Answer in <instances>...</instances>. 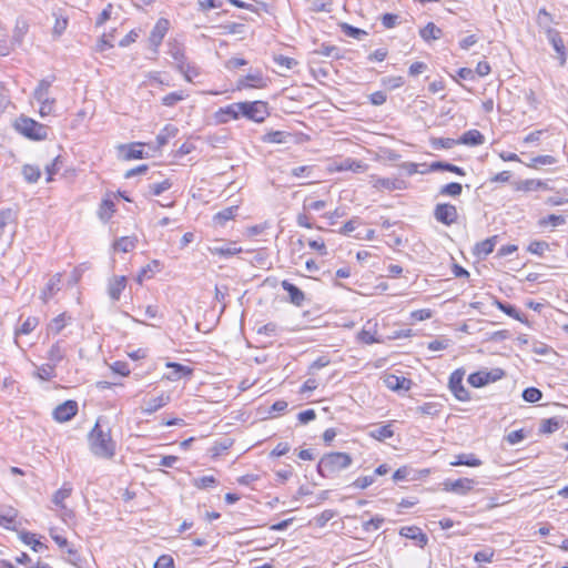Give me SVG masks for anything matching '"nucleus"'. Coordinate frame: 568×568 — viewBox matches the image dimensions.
<instances>
[{"instance_id": "1", "label": "nucleus", "mask_w": 568, "mask_h": 568, "mask_svg": "<svg viewBox=\"0 0 568 568\" xmlns=\"http://www.w3.org/2000/svg\"><path fill=\"white\" fill-rule=\"evenodd\" d=\"M89 445L92 454L102 459H112L115 456L116 446L111 432H104L97 423L89 434Z\"/></svg>"}, {"instance_id": "38", "label": "nucleus", "mask_w": 568, "mask_h": 568, "mask_svg": "<svg viewBox=\"0 0 568 568\" xmlns=\"http://www.w3.org/2000/svg\"><path fill=\"white\" fill-rule=\"evenodd\" d=\"M550 43L552 44V48L558 54L560 65H565L567 60L566 47L562 38L559 36L558 32H554V34L550 37Z\"/></svg>"}, {"instance_id": "13", "label": "nucleus", "mask_w": 568, "mask_h": 568, "mask_svg": "<svg viewBox=\"0 0 568 568\" xmlns=\"http://www.w3.org/2000/svg\"><path fill=\"white\" fill-rule=\"evenodd\" d=\"M170 28H171V22L169 19L159 18L150 32V36H149L150 44L152 47H154L155 49H158L162 44Z\"/></svg>"}, {"instance_id": "27", "label": "nucleus", "mask_w": 568, "mask_h": 568, "mask_svg": "<svg viewBox=\"0 0 568 568\" xmlns=\"http://www.w3.org/2000/svg\"><path fill=\"white\" fill-rule=\"evenodd\" d=\"M395 434L394 430V422L390 420L384 425L378 426L377 428L371 430L368 436L377 442H384L388 438H392Z\"/></svg>"}, {"instance_id": "60", "label": "nucleus", "mask_w": 568, "mask_h": 568, "mask_svg": "<svg viewBox=\"0 0 568 568\" xmlns=\"http://www.w3.org/2000/svg\"><path fill=\"white\" fill-rule=\"evenodd\" d=\"M382 84L389 90H396L405 84V79L402 75L387 77L382 80Z\"/></svg>"}, {"instance_id": "55", "label": "nucleus", "mask_w": 568, "mask_h": 568, "mask_svg": "<svg viewBox=\"0 0 568 568\" xmlns=\"http://www.w3.org/2000/svg\"><path fill=\"white\" fill-rule=\"evenodd\" d=\"M61 164V156H55L50 164L45 166V181L48 183L52 182L54 180V175L59 172Z\"/></svg>"}, {"instance_id": "10", "label": "nucleus", "mask_w": 568, "mask_h": 568, "mask_svg": "<svg viewBox=\"0 0 568 568\" xmlns=\"http://www.w3.org/2000/svg\"><path fill=\"white\" fill-rule=\"evenodd\" d=\"M145 143L143 142H131L125 144H120L118 146V153L121 160L123 161H133V160H142L148 158L145 152Z\"/></svg>"}, {"instance_id": "43", "label": "nucleus", "mask_w": 568, "mask_h": 568, "mask_svg": "<svg viewBox=\"0 0 568 568\" xmlns=\"http://www.w3.org/2000/svg\"><path fill=\"white\" fill-rule=\"evenodd\" d=\"M178 70L183 74L187 82H192L194 78L200 75L199 68L185 61L178 64Z\"/></svg>"}, {"instance_id": "45", "label": "nucleus", "mask_w": 568, "mask_h": 568, "mask_svg": "<svg viewBox=\"0 0 568 568\" xmlns=\"http://www.w3.org/2000/svg\"><path fill=\"white\" fill-rule=\"evenodd\" d=\"M69 24V18L68 16L63 14L62 12H54V24L52 28V32L55 37H60L63 34V32L67 30Z\"/></svg>"}, {"instance_id": "11", "label": "nucleus", "mask_w": 568, "mask_h": 568, "mask_svg": "<svg viewBox=\"0 0 568 568\" xmlns=\"http://www.w3.org/2000/svg\"><path fill=\"white\" fill-rule=\"evenodd\" d=\"M214 121L217 124H225L231 121H236L242 116L241 102H234L217 109L214 112Z\"/></svg>"}, {"instance_id": "42", "label": "nucleus", "mask_w": 568, "mask_h": 568, "mask_svg": "<svg viewBox=\"0 0 568 568\" xmlns=\"http://www.w3.org/2000/svg\"><path fill=\"white\" fill-rule=\"evenodd\" d=\"M21 173L28 183H37L41 178V170L36 164H24Z\"/></svg>"}, {"instance_id": "63", "label": "nucleus", "mask_w": 568, "mask_h": 568, "mask_svg": "<svg viewBox=\"0 0 568 568\" xmlns=\"http://www.w3.org/2000/svg\"><path fill=\"white\" fill-rule=\"evenodd\" d=\"M559 428V420L556 417L544 419L540 424V433L551 434Z\"/></svg>"}, {"instance_id": "50", "label": "nucleus", "mask_w": 568, "mask_h": 568, "mask_svg": "<svg viewBox=\"0 0 568 568\" xmlns=\"http://www.w3.org/2000/svg\"><path fill=\"white\" fill-rule=\"evenodd\" d=\"M434 316V311L430 308H419L409 313V323L416 324L418 322H424Z\"/></svg>"}, {"instance_id": "26", "label": "nucleus", "mask_w": 568, "mask_h": 568, "mask_svg": "<svg viewBox=\"0 0 568 568\" xmlns=\"http://www.w3.org/2000/svg\"><path fill=\"white\" fill-rule=\"evenodd\" d=\"M239 205L225 207L213 215V223L216 226H224L229 221H233L239 213Z\"/></svg>"}, {"instance_id": "2", "label": "nucleus", "mask_w": 568, "mask_h": 568, "mask_svg": "<svg viewBox=\"0 0 568 568\" xmlns=\"http://www.w3.org/2000/svg\"><path fill=\"white\" fill-rule=\"evenodd\" d=\"M353 463V458L348 453L329 452L324 454L317 464V473L325 478H333L342 470L348 468Z\"/></svg>"}, {"instance_id": "48", "label": "nucleus", "mask_w": 568, "mask_h": 568, "mask_svg": "<svg viewBox=\"0 0 568 568\" xmlns=\"http://www.w3.org/2000/svg\"><path fill=\"white\" fill-rule=\"evenodd\" d=\"M36 377L41 381H51L55 377V365L54 364H42L34 373Z\"/></svg>"}, {"instance_id": "32", "label": "nucleus", "mask_w": 568, "mask_h": 568, "mask_svg": "<svg viewBox=\"0 0 568 568\" xmlns=\"http://www.w3.org/2000/svg\"><path fill=\"white\" fill-rule=\"evenodd\" d=\"M420 38L426 41L437 40L443 36V31L434 22H428L419 30Z\"/></svg>"}, {"instance_id": "9", "label": "nucleus", "mask_w": 568, "mask_h": 568, "mask_svg": "<svg viewBox=\"0 0 568 568\" xmlns=\"http://www.w3.org/2000/svg\"><path fill=\"white\" fill-rule=\"evenodd\" d=\"M477 481L474 478L460 477L455 480H445L443 483V490L445 493L466 496L475 489Z\"/></svg>"}, {"instance_id": "30", "label": "nucleus", "mask_w": 568, "mask_h": 568, "mask_svg": "<svg viewBox=\"0 0 568 568\" xmlns=\"http://www.w3.org/2000/svg\"><path fill=\"white\" fill-rule=\"evenodd\" d=\"M292 136L290 132L286 131H267L263 136L262 141L267 144H284Z\"/></svg>"}, {"instance_id": "56", "label": "nucleus", "mask_w": 568, "mask_h": 568, "mask_svg": "<svg viewBox=\"0 0 568 568\" xmlns=\"http://www.w3.org/2000/svg\"><path fill=\"white\" fill-rule=\"evenodd\" d=\"M48 358L55 365L64 358V351L59 342L54 343L48 352Z\"/></svg>"}, {"instance_id": "16", "label": "nucleus", "mask_w": 568, "mask_h": 568, "mask_svg": "<svg viewBox=\"0 0 568 568\" xmlns=\"http://www.w3.org/2000/svg\"><path fill=\"white\" fill-rule=\"evenodd\" d=\"M367 170V164L359 160L346 159L339 163H333L327 168L329 173H338L344 171L364 172Z\"/></svg>"}, {"instance_id": "37", "label": "nucleus", "mask_w": 568, "mask_h": 568, "mask_svg": "<svg viewBox=\"0 0 568 568\" xmlns=\"http://www.w3.org/2000/svg\"><path fill=\"white\" fill-rule=\"evenodd\" d=\"M19 539L27 546L31 547L33 551H39L47 548L37 537L36 534L30 531H21Z\"/></svg>"}, {"instance_id": "4", "label": "nucleus", "mask_w": 568, "mask_h": 568, "mask_svg": "<svg viewBox=\"0 0 568 568\" xmlns=\"http://www.w3.org/2000/svg\"><path fill=\"white\" fill-rule=\"evenodd\" d=\"M241 113L255 123H263L271 114L268 103L262 100L241 102Z\"/></svg>"}, {"instance_id": "49", "label": "nucleus", "mask_w": 568, "mask_h": 568, "mask_svg": "<svg viewBox=\"0 0 568 568\" xmlns=\"http://www.w3.org/2000/svg\"><path fill=\"white\" fill-rule=\"evenodd\" d=\"M29 31V23L26 19H18L13 28V39L17 43H21L24 36Z\"/></svg>"}, {"instance_id": "62", "label": "nucleus", "mask_w": 568, "mask_h": 568, "mask_svg": "<svg viewBox=\"0 0 568 568\" xmlns=\"http://www.w3.org/2000/svg\"><path fill=\"white\" fill-rule=\"evenodd\" d=\"M110 369L122 377H128L131 374V369L126 362L115 361L110 365Z\"/></svg>"}, {"instance_id": "52", "label": "nucleus", "mask_w": 568, "mask_h": 568, "mask_svg": "<svg viewBox=\"0 0 568 568\" xmlns=\"http://www.w3.org/2000/svg\"><path fill=\"white\" fill-rule=\"evenodd\" d=\"M37 100L40 102L39 114L41 118H45L53 113L55 99L42 98Z\"/></svg>"}, {"instance_id": "64", "label": "nucleus", "mask_w": 568, "mask_h": 568, "mask_svg": "<svg viewBox=\"0 0 568 568\" xmlns=\"http://www.w3.org/2000/svg\"><path fill=\"white\" fill-rule=\"evenodd\" d=\"M153 568H175L174 559L171 555H161L155 560Z\"/></svg>"}, {"instance_id": "23", "label": "nucleus", "mask_w": 568, "mask_h": 568, "mask_svg": "<svg viewBox=\"0 0 568 568\" xmlns=\"http://www.w3.org/2000/svg\"><path fill=\"white\" fill-rule=\"evenodd\" d=\"M163 268V263L159 260L150 261L145 266H143L138 275L136 282L141 285L144 281L153 278Z\"/></svg>"}, {"instance_id": "59", "label": "nucleus", "mask_w": 568, "mask_h": 568, "mask_svg": "<svg viewBox=\"0 0 568 568\" xmlns=\"http://www.w3.org/2000/svg\"><path fill=\"white\" fill-rule=\"evenodd\" d=\"M70 320V316L67 313H61L55 316L51 322V329L54 334H59L67 325V322Z\"/></svg>"}, {"instance_id": "36", "label": "nucleus", "mask_w": 568, "mask_h": 568, "mask_svg": "<svg viewBox=\"0 0 568 568\" xmlns=\"http://www.w3.org/2000/svg\"><path fill=\"white\" fill-rule=\"evenodd\" d=\"M192 485L199 490L212 489L219 485V479L213 475H204L193 479Z\"/></svg>"}, {"instance_id": "33", "label": "nucleus", "mask_w": 568, "mask_h": 568, "mask_svg": "<svg viewBox=\"0 0 568 568\" xmlns=\"http://www.w3.org/2000/svg\"><path fill=\"white\" fill-rule=\"evenodd\" d=\"M61 283V274L53 275L41 292L43 302H48L58 291Z\"/></svg>"}, {"instance_id": "39", "label": "nucleus", "mask_w": 568, "mask_h": 568, "mask_svg": "<svg viewBox=\"0 0 568 568\" xmlns=\"http://www.w3.org/2000/svg\"><path fill=\"white\" fill-rule=\"evenodd\" d=\"M55 77L51 75L49 78L42 79L39 81L37 88L33 91V97L36 99L49 98V91L54 82Z\"/></svg>"}, {"instance_id": "17", "label": "nucleus", "mask_w": 568, "mask_h": 568, "mask_svg": "<svg viewBox=\"0 0 568 568\" xmlns=\"http://www.w3.org/2000/svg\"><path fill=\"white\" fill-rule=\"evenodd\" d=\"M383 382H384V385L389 390H393V392L409 390L413 385L412 379L404 377V376L396 375V374H392V373L385 374V376L383 377Z\"/></svg>"}, {"instance_id": "53", "label": "nucleus", "mask_w": 568, "mask_h": 568, "mask_svg": "<svg viewBox=\"0 0 568 568\" xmlns=\"http://www.w3.org/2000/svg\"><path fill=\"white\" fill-rule=\"evenodd\" d=\"M339 28L345 36L354 39H361L362 37H365L367 34L365 30L353 27L346 22H342L339 24Z\"/></svg>"}, {"instance_id": "7", "label": "nucleus", "mask_w": 568, "mask_h": 568, "mask_svg": "<svg viewBox=\"0 0 568 568\" xmlns=\"http://www.w3.org/2000/svg\"><path fill=\"white\" fill-rule=\"evenodd\" d=\"M505 376L501 368H494L491 371H478L468 376V383L475 388L484 387L488 384L495 383Z\"/></svg>"}, {"instance_id": "61", "label": "nucleus", "mask_w": 568, "mask_h": 568, "mask_svg": "<svg viewBox=\"0 0 568 568\" xmlns=\"http://www.w3.org/2000/svg\"><path fill=\"white\" fill-rule=\"evenodd\" d=\"M565 222H566V220L562 215L549 214L548 216H545L539 221V225L540 226L550 225L552 227H557L559 225L565 224Z\"/></svg>"}, {"instance_id": "8", "label": "nucleus", "mask_w": 568, "mask_h": 568, "mask_svg": "<svg viewBox=\"0 0 568 568\" xmlns=\"http://www.w3.org/2000/svg\"><path fill=\"white\" fill-rule=\"evenodd\" d=\"M435 220L446 226L456 224L459 219V212L456 205L450 203H438L434 207Z\"/></svg>"}, {"instance_id": "57", "label": "nucleus", "mask_w": 568, "mask_h": 568, "mask_svg": "<svg viewBox=\"0 0 568 568\" xmlns=\"http://www.w3.org/2000/svg\"><path fill=\"white\" fill-rule=\"evenodd\" d=\"M172 186V181L170 179H165L159 183H153L149 186V193L153 196H158L161 193L168 191Z\"/></svg>"}, {"instance_id": "22", "label": "nucleus", "mask_w": 568, "mask_h": 568, "mask_svg": "<svg viewBox=\"0 0 568 568\" xmlns=\"http://www.w3.org/2000/svg\"><path fill=\"white\" fill-rule=\"evenodd\" d=\"M19 511L12 506L0 508V527L14 530L17 528Z\"/></svg>"}, {"instance_id": "12", "label": "nucleus", "mask_w": 568, "mask_h": 568, "mask_svg": "<svg viewBox=\"0 0 568 568\" xmlns=\"http://www.w3.org/2000/svg\"><path fill=\"white\" fill-rule=\"evenodd\" d=\"M79 410L78 403L73 399H68L58 405L53 412L52 417L58 423H67L71 420Z\"/></svg>"}, {"instance_id": "54", "label": "nucleus", "mask_w": 568, "mask_h": 568, "mask_svg": "<svg viewBox=\"0 0 568 568\" xmlns=\"http://www.w3.org/2000/svg\"><path fill=\"white\" fill-rule=\"evenodd\" d=\"M549 250V244L545 241H531L527 251L534 255L542 256Z\"/></svg>"}, {"instance_id": "18", "label": "nucleus", "mask_w": 568, "mask_h": 568, "mask_svg": "<svg viewBox=\"0 0 568 568\" xmlns=\"http://www.w3.org/2000/svg\"><path fill=\"white\" fill-rule=\"evenodd\" d=\"M171 402V395L168 392H160L144 402L143 413L151 415L165 407Z\"/></svg>"}, {"instance_id": "46", "label": "nucleus", "mask_w": 568, "mask_h": 568, "mask_svg": "<svg viewBox=\"0 0 568 568\" xmlns=\"http://www.w3.org/2000/svg\"><path fill=\"white\" fill-rule=\"evenodd\" d=\"M72 487L69 484H64L53 495V503L61 509L65 508L64 500L71 496Z\"/></svg>"}, {"instance_id": "47", "label": "nucleus", "mask_w": 568, "mask_h": 568, "mask_svg": "<svg viewBox=\"0 0 568 568\" xmlns=\"http://www.w3.org/2000/svg\"><path fill=\"white\" fill-rule=\"evenodd\" d=\"M556 162H557V160L552 155H538V156L530 159V161L526 163V166L529 169L537 170L540 166L552 165Z\"/></svg>"}, {"instance_id": "5", "label": "nucleus", "mask_w": 568, "mask_h": 568, "mask_svg": "<svg viewBox=\"0 0 568 568\" xmlns=\"http://www.w3.org/2000/svg\"><path fill=\"white\" fill-rule=\"evenodd\" d=\"M464 368L453 371L448 378V388L457 400L469 402L471 396L469 390L464 386Z\"/></svg>"}, {"instance_id": "6", "label": "nucleus", "mask_w": 568, "mask_h": 568, "mask_svg": "<svg viewBox=\"0 0 568 568\" xmlns=\"http://www.w3.org/2000/svg\"><path fill=\"white\" fill-rule=\"evenodd\" d=\"M270 83V79L264 75L261 70H256L254 72L247 73L244 77H241L236 81V90H263L266 89Z\"/></svg>"}, {"instance_id": "58", "label": "nucleus", "mask_w": 568, "mask_h": 568, "mask_svg": "<svg viewBox=\"0 0 568 568\" xmlns=\"http://www.w3.org/2000/svg\"><path fill=\"white\" fill-rule=\"evenodd\" d=\"M462 191H463V186L460 183L458 182H452V183H448L446 185H444L439 193L442 195H447V196H459L462 194Z\"/></svg>"}, {"instance_id": "20", "label": "nucleus", "mask_w": 568, "mask_h": 568, "mask_svg": "<svg viewBox=\"0 0 568 568\" xmlns=\"http://www.w3.org/2000/svg\"><path fill=\"white\" fill-rule=\"evenodd\" d=\"M281 286L284 291L288 294V302L293 304L294 306L301 307L305 302V293L294 285L293 283L288 282L287 280H283L281 282Z\"/></svg>"}, {"instance_id": "51", "label": "nucleus", "mask_w": 568, "mask_h": 568, "mask_svg": "<svg viewBox=\"0 0 568 568\" xmlns=\"http://www.w3.org/2000/svg\"><path fill=\"white\" fill-rule=\"evenodd\" d=\"M39 325L38 317L29 316L26 318V321L21 324V326L16 331V336L19 335H29L32 333L36 327Z\"/></svg>"}, {"instance_id": "21", "label": "nucleus", "mask_w": 568, "mask_h": 568, "mask_svg": "<svg viewBox=\"0 0 568 568\" xmlns=\"http://www.w3.org/2000/svg\"><path fill=\"white\" fill-rule=\"evenodd\" d=\"M128 285V278L124 275H115L110 278L108 284V294L111 300L119 301Z\"/></svg>"}, {"instance_id": "40", "label": "nucleus", "mask_w": 568, "mask_h": 568, "mask_svg": "<svg viewBox=\"0 0 568 568\" xmlns=\"http://www.w3.org/2000/svg\"><path fill=\"white\" fill-rule=\"evenodd\" d=\"M114 37H115V30H112L108 33H103L97 44H95V51L97 52H105L106 50H110L112 48H114Z\"/></svg>"}, {"instance_id": "24", "label": "nucleus", "mask_w": 568, "mask_h": 568, "mask_svg": "<svg viewBox=\"0 0 568 568\" xmlns=\"http://www.w3.org/2000/svg\"><path fill=\"white\" fill-rule=\"evenodd\" d=\"M356 338L359 343L365 345H372L375 343H379L381 341L377 337V323L368 322L356 335Z\"/></svg>"}, {"instance_id": "28", "label": "nucleus", "mask_w": 568, "mask_h": 568, "mask_svg": "<svg viewBox=\"0 0 568 568\" xmlns=\"http://www.w3.org/2000/svg\"><path fill=\"white\" fill-rule=\"evenodd\" d=\"M485 142V136L480 131L476 129H471L463 133V135L457 140L458 144L476 146L481 145Z\"/></svg>"}, {"instance_id": "31", "label": "nucleus", "mask_w": 568, "mask_h": 568, "mask_svg": "<svg viewBox=\"0 0 568 568\" xmlns=\"http://www.w3.org/2000/svg\"><path fill=\"white\" fill-rule=\"evenodd\" d=\"M499 311L505 313L506 315L510 316L511 318L523 323L527 324L526 317L513 305L505 304L498 300H495L493 303Z\"/></svg>"}, {"instance_id": "29", "label": "nucleus", "mask_w": 568, "mask_h": 568, "mask_svg": "<svg viewBox=\"0 0 568 568\" xmlns=\"http://www.w3.org/2000/svg\"><path fill=\"white\" fill-rule=\"evenodd\" d=\"M483 462L475 454H458L455 459L450 462V466H467V467H479Z\"/></svg>"}, {"instance_id": "25", "label": "nucleus", "mask_w": 568, "mask_h": 568, "mask_svg": "<svg viewBox=\"0 0 568 568\" xmlns=\"http://www.w3.org/2000/svg\"><path fill=\"white\" fill-rule=\"evenodd\" d=\"M399 535L405 538L415 540L417 546L420 548H424L428 542L426 534H424L423 530L416 526L402 527L399 530Z\"/></svg>"}, {"instance_id": "35", "label": "nucleus", "mask_w": 568, "mask_h": 568, "mask_svg": "<svg viewBox=\"0 0 568 568\" xmlns=\"http://www.w3.org/2000/svg\"><path fill=\"white\" fill-rule=\"evenodd\" d=\"M189 97L187 92L184 90L170 92L162 97L161 103L166 108H173L178 103L182 102Z\"/></svg>"}, {"instance_id": "3", "label": "nucleus", "mask_w": 568, "mask_h": 568, "mask_svg": "<svg viewBox=\"0 0 568 568\" xmlns=\"http://www.w3.org/2000/svg\"><path fill=\"white\" fill-rule=\"evenodd\" d=\"M16 132L30 141H45L50 134V128L24 114L19 115L12 123Z\"/></svg>"}, {"instance_id": "15", "label": "nucleus", "mask_w": 568, "mask_h": 568, "mask_svg": "<svg viewBox=\"0 0 568 568\" xmlns=\"http://www.w3.org/2000/svg\"><path fill=\"white\" fill-rule=\"evenodd\" d=\"M115 212V194L111 192L106 193L99 204L98 216L101 221L109 222Z\"/></svg>"}, {"instance_id": "19", "label": "nucleus", "mask_w": 568, "mask_h": 568, "mask_svg": "<svg viewBox=\"0 0 568 568\" xmlns=\"http://www.w3.org/2000/svg\"><path fill=\"white\" fill-rule=\"evenodd\" d=\"M498 236L493 235L488 239H485L480 242H477L474 245L473 254L479 260L486 258L490 253L494 252L495 246L497 244Z\"/></svg>"}, {"instance_id": "34", "label": "nucleus", "mask_w": 568, "mask_h": 568, "mask_svg": "<svg viewBox=\"0 0 568 568\" xmlns=\"http://www.w3.org/2000/svg\"><path fill=\"white\" fill-rule=\"evenodd\" d=\"M211 254L220 257H231L243 252V248L237 246L235 242H230L226 247H212Z\"/></svg>"}, {"instance_id": "44", "label": "nucleus", "mask_w": 568, "mask_h": 568, "mask_svg": "<svg viewBox=\"0 0 568 568\" xmlns=\"http://www.w3.org/2000/svg\"><path fill=\"white\" fill-rule=\"evenodd\" d=\"M136 243V236H122L114 243V248L122 253H128L135 248Z\"/></svg>"}, {"instance_id": "14", "label": "nucleus", "mask_w": 568, "mask_h": 568, "mask_svg": "<svg viewBox=\"0 0 568 568\" xmlns=\"http://www.w3.org/2000/svg\"><path fill=\"white\" fill-rule=\"evenodd\" d=\"M165 367L172 372L164 374L163 379L175 382L181 378H190L193 375V368L176 362H166Z\"/></svg>"}, {"instance_id": "41", "label": "nucleus", "mask_w": 568, "mask_h": 568, "mask_svg": "<svg viewBox=\"0 0 568 568\" xmlns=\"http://www.w3.org/2000/svg\"><path fill=\"white\" fill-rule=\"evenodd\" d=\"M306 244L311 251L318 256H326L328 254L326 241L322 236L310 239L307 240Z\"/></svg>"}]
</instances>
